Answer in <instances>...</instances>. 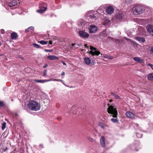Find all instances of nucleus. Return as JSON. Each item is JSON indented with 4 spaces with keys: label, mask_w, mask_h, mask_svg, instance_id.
Here are the masks:
<instances>
[{
    "label": "nucleus",
    "mask_w": 153,
    "mask_h": 153,
    "mask_svg": "<svg viewBox=\"0 0 153 153\" xmlns=\"http://www.w3.org/2000/svg\"><path fill=\"white\" fill-rule=\"evenodd\" d=\"M44 51L46 52H51L53 51L52 50H48L47 49H45Z\"/></svg>",
    "instance_id": "a19ab883"
},
{
    "label": "nucleus",
    "mask_w": 153,
    "mask_h": 153,
    "mask_svg": "<svg viewBox=\"0 0 153 153\" xmlns=\"http://www.w3.org/2000/svg\"><path fill=\"white\" fill-rule=\"evenodd\" d=\"M126 116L129 118L133 119L134 118L135 114L130 111H127L126 113Z\"/></svg>",
    "instance_id": "ddd939ff"
},
{
    "label": "nucleus",
    "mask_w": 153,
    "mask_h": 153,
    "mask_svg": "<svg viewBox=\"0 0 153 153\" xmlns=\"http://www.w3.org/2000/svg\"><path fill=\"white\" fill-rule=\"evenodd\" d=\"M88 29L89 30V32L90 33H95L97 30V27L94 25H90Z\"/></svg>",
    "instance_id": "0eeeda50"
},
{
    "label": "nucleus",
    "mask_w": 153,
    "mask_h": 153,
    "mask_svg": "<svg viewBox=\"0 0 153 153\" xmlns=\"http://www.w3.org/2000/svg\"><path fill=\"white\" fill-rule=\"evenodd\" d=\"M51 80H34L35 82L38 83H44L45 82L51 81Z\"/></svg>",
    "instance_id": "5701e85b"
},
{
    "label": "nucleus",
    "mask_w": 153,
    "mask_h": 153,
    "mask_svg": "<svg viewBox=\"0 0 153 153\" xmlns=\"http://www.w3.org/2000/svg\"><path fill=\"white\" fill-rule=\"evenodd\" d=\"M19 57L21 58L22 59H24V58L23 57H21L20 56H19Z\"/></svg>",
    "instance_id": "864d4df0"
},
{
    "label": "nucleus",
    "mask_w": 153,
    "mask_h": 153,
    "mask_svg": "<svg viewBox=\"0 0 153 153\" xmlns=\"http://www.w3.org/2000/svg\"><path fill=\"white\" fill-rule=\"evenodd\" d=\"M149 49L150 53L153 55V46L151 47Z\"/></svg>",
    "instance_id": "7c9ffc66"
},
{
    "label": "nucleus",
    "mask_w": 153,
    "mask_h": 153,
    "mask_svg": "<svg viewBox=\"0 0 153 153\" xmlns=\"http://www.w3.org/2000/svg\"><path fill=\"white\" fill-rule=\"evenodd\" d=\"M59 81L61 82L64 85H65V84L64 83V81H63V80H62V79H59Z\"/></svg>",
    "instance_id": "de8ad7c7"
},
{
    "label": "nucleus",
    "mask_w": 153,
    "mask_h": 153,
    "mask_svg": "<svg viewBox=\"0 0 153 153\" xmlns=\"http://www.w3.org/2000/svg\"><path fill=\"white\" fill-rule=\"evenodd\" d=\"M48 66L47 64H45L44 66H43V68H45Z\"/></svg>",
    "instance_id": "3c124183"
},
{
    "label": "nucleus",
    "mask_w": 153,
    "mask_h": 153,
    "mask_svg": "<svg viewBox=\"0 0 153 153\" xmlns=\"http://www.w3.org/2000/svg\"><path fill=\"white\" fill-rule=\"evenodd\" d=\"M4 105V103L2 101H0V106L2 107Z\"/></svg>",
    "instance_id": "37998d69"
},
{
    "label": "nucleus",
    "mask_w": 153,
    "mask_h": 153,
    "mask_svg": "<svg viewBox=\"0 0 153 153\" xmlns=\"http://www.w3.org/2000/svg\"><path fill=\"white\" fill-rule=\"evenodd\" d=\"M5 4L8 3V6L10 7L15 6L17 4L18 2L16 0H4Z\"/></svg>",
    "instance_id": "423d86ee"
},
{
    "label": "nucleus",
    "mask_w": 153,
    "mask_h": 153,
    "mask_svg": "<svg viewBox=\"0 0 153 153\" xmlns=\"http://www.w3.org/2000/svg\"><path fill=\"white\" fill-rule=\"evenodd\" d=\"M111 121L114 123H117L119 122L118 120L117 119H114L112 118L111 119Z\"/></svg>",
    "instance_id": "473e14b6"
},
{
    "label": "nucleus",
    "mask_w": 153,
    "mask_h": 153,
    "mask_svg": "<svg viewBox=\"0 0 153 153\" xmlns=\"http://www.w3.org/2000/svg\"><path fill=\"white\" fill-rule=\"evenodd\" d=\"M108 112L111 114V116L114 117H116L117 115V112L116 108L111 105L109 106L108 108Z\"/></svg>",
    "instance_id": "20e7f679"
},
{
    "label": "nucleus",
    "mask_w": 153,
    "mask_h": 153,
    "mask_svg": "<svg viewBox=\"0 0 153 153\" xmlns=\"http://www.w3.org/2000/svg\"><path fill=\"white\" fill-rule=\"evenodd\" d=\"M136 39L140 43H143L145 42V39L144 37H137Z\"/></svg>",
    "instance_id": "6ab92c4d"
},
{
    "label": "nucleus",
    "mask_w": 153,
    "mask_h": 153,
    "mask_svg": "<svg viewBox=\"0 0 153 153\" xmlns=\"http://www.w3.org/2000/svg\"><path fill=\"white\" fill-rule=\"evenodd\" d=\"M113 58V57L112 56H111V55L109 54L108 55V59L111 60Z\"/></svg>",
    "instance_id": "ea45409f"
},
{
    "label": "nucleus",
    "mask_w": 153,
    "mask_h": 153,
    "mask_svg": "<svg viewBox=\"0 0 153 153\" xmlns=\"http://www.w3.org/2000/svg\"><path fill=\"white\" fill-rule=\"evenodd\" d=\"M110 102H111V101H112V100H110Z\"/></svg>",
    "instance_id": "bf43d9fd"
},
{
    "label": "nucleus",
    "mask_w": 153,
    "mask_h": 153,
    "mask_svg": "<svg viewBox=\"0 0 153 153\" xmlns=\"http://www.w3.org/2000/svg\"><path fill=\"white\" fill-rule=\"evenodd\" d=\"M149 125L150 129H153V123H152L150 122L149 123Z\"/></svg>",
    "instance_id": "f704fd0d"
},
{
    "label": "nucleus",
    "mask_w": 153,
    "mask_h": 153,
    "mask_svg": "<svg viewBox=\"0 0 153 153\" xmlns=\"http://www.w3.org/2000/svg\"><path fill=\"white\" fill-rule=\"evenodd\" d=\"M139 126V124L137 123H135L134 124V126L136 128L137 127Z\"/></svg>",
    "instance_id": "49530a36"
},
{
    "label": "nucleus",
    "mask_w": 153,
    "mask_h": 153,
    "mask_svg": "<svg viewBox=\"0 0 153 153\" xmlns=\"http://www.w3.org/2000/svg\"><path fill=\"white\" fill-rule=\"evenodd\" d=\"M49 44H50L51 45L52 44V41L51 40H50L49 41Z\"/></svg>",
    "instance_id": "8fccbe9b"
},
{
    "label": "nucleus",
    "mask_w": 153,
    "mask_h": 153,
    "mask_svg": "<svg viewBox=\"0 0 153 153\" xmlns=\"http://www.w3.org/2000/svg\"><path fill=\"white\" fill-rule=\"evenodd\" d=\"M134 61L140 63H142L143 62V60L140 57H134L133 58Z\"/></svg>",
    "instance_id": "f3484780"
},
{
    "label": "nucleus",
    "mask_w": 153,
    "mask_h": 153,
    "mask_svg": "<svg viewBox=\"0 0 153 153\" xmlns=\"http://www.w3.org/2000/svg\"><path fill=\"white\" fill-rule=\"evenodd\" d=\"M34 27H33L30 26L25 30V32L26 33L28 32L29 31L30 29L33 30L34 29Z\"/></svg>",
    "instance_id": "c85d7f7f"
},
{
    "label": "nucleus",
    "mask_w": 153,
    "mask_h": 153,
    "mask_svg": "<svg viewBox=\"0 0 153 153\" xmlns=\"http://www.w3.org/2000/svg\"><path fill=\"white\" fill-rule=\"evenodd\" d=\"M105 9V7L103 6H100L97 11H96L95 13H97V15L100 17V14L102 15L104 14V10Z\"/></svg>",
    "instance_id": "1a4fd4ad"
},
{
    "label": "nucleus",
    "mask_w": 153,
    "mask_h": 153,
    "mask_svg": "<svg viewBox=\"0 0 153 153\" xmlns=\"http://www.w3.org/2000/svg\"><path fill=\"white\" fill-rule=\"evenodd\" d=\"M110 20L108 19H105L103 23V25H110Z\"/></svg>",
    "instance_id": "a211bd4d"
},
{
    "label": "nucleus",
    "mask_w": 153,
    "mask_h": 153,
    "mask_svg": "<svg viewBox=\"0 0 153 153\" xmlns=\"http://www.w3.org/2000/svg\"><path fill=\"white\" fill-rule=\"evenodd\" d=\"M74 108V107H72V108Z\"/></svg>",
    "instance_id": "e2e57ef3"
},
{
    "label": "nucleus",
    "mask_w": 153,
    "mask_h": 153,
    "mask_svg": "<svg viewBox=\"0 0 153 153\" xmlns=\"http://www.w3.org/2000/svg\"><path fill=\"white\" fill-rule=\"evenodd\" d=\"M59 79H49V80H51V81L53 80V81H59Z\"/></svg>",
    "instance_id": "a18cd8bd"
},
{
    "label": "nucleus",
    "mask_w": 153,
    "mask_h": 153,
    "mask_svg": "<svg viewBox=\"0 0 153 153\" xmlns=\"http://www.w3.org/2000/svg\"><path fill=\"white\" fill-rule=\"evenodd\" d=\"M62 62L63 64L64 65H66V64L63 61H62Z\"/></svg>",
    "instance_id": "09e8293b"
},
{
    "label": "nucleus",
    "mask_w": 153,
    "mask_h": 153,
    "mask_svg": "<svg viewBox=\"0 0 153 153\" xmlns=\"http://www.w3.org/2000/svg\"><path fill=\"white\" fill-rule=\"evenodd\" d=\"M100 143L101 146L104 147L105 146V138L104 136H102L100 139Z\"/></svg>",
    "instance_id": "4468645a"
},
{
    "label": "nucleus",
    "mask_w": 153,
    "mask_h": 153,
    "mask_svg": "<svg viewBox=\"0 0 153 153\" xmlns=\"http://www.w3.org/2000/svg\"><path fill=\"white\" fill-rule=\"evenodd\" d=\"M84 61L87 65H89L91 63L90 59L88 57L85 58L84 59Z\"/></svg>",
    "instance_id": "393cba45"
},
{
    "label": "nucleus",
    "mask_w": 153,
    "mask_h": 153,
    "mask_svg": "<svg viewBox=\"0 0 153 153\" xmlns=\"http://www.w3.org/2000/svg\"><path fill=\"white\" fill-rule=\"evenodd\" d=\"M137 129H140V128H137Z\"/></svg>",
    "instance_id": "052dcab7"
},
{
    "label": "nucleus",
    "mask_w": 153,
    "mask_h": 153,
    "mask_svg": "<svg viewBox=\"0 0 153 153\" xmlns=\"http://www.w3.org/2000/svg\"><path fill=\"white\" fill-rule=\"evenodd\" d=\"M72 48L74 49L78 48L79 47H80L82 46L81 44H72Z\"/></svg>",
    "instance_id": "dca6fc26"
},
{
    "label": "nucleus",
    "mask_w": 153,
    "mask_h": 153,
    "mask_svg": "<svg viewBox=\"0 0 153 153\" xmlns=\"http://www.w3.org/2000/svg\"><path fill=\"white\" fill-rule=\"evenodd\" d=\"M34 47L36 48H42L41 46L40 45H38L36 43H33V44Z\"/></svg>",
    "instance_id": "c756f323"
},
{
    "label": "nucleus",
    "mask_w": 153,
    "mask_h": 153,
    "mask_svg": "<svg viewBox=\"0 0 153 153\" xmlns=\"http://www.w3.org/2000/svg\"><path fill=\"white\" fill-rule=\"evenodd\" d=\"M39 42L42 45H44L47 44L48 43L47 41H44V40H42L39 41Z\"/></svg>",
    "instance_id": "cd10ccee"
},
{
    "label": "nucleus",
    "mask_w": 153,
    "mask_h": 153,
    "mask_svg": "<svg viewBox=\"0 0 153 153\" xmlns=\"http://www.w3.org/2000/svg\"><path fill=\"white\" fill-rule=\"evenodd\" d=\"M47 75V71H44L43 73V75L44 76H46Z\"/></svg>",
    "instance_id": "c03bdc74"
},
{
    "label": "nucleus",
    "mask_w": 153,
    "mask_h": 153,
    "mask_svg": "<svg viewBox=\"0 0 153 153\" xmlns=\"http://www.w3.org/2000/svg\"><path fill=\"white\" fill-rule=\"evenodd\" d=\"M1 1H2V0H1Z\"/></svg>",
    "instance_id": "680f3d73"
},
{
    "label": "nucleus",
    "mask_w": 153,
    "mask_h": 153,
    "mask_svg": "<svg viewBox=\"0 0 153 153\" xmlns=\"http://www.w3.org/2000/svg\"><path fill=\"white\" fill-rule=\"evenodd\" d=\"M95 11L91 10L85 14L86 18L90 21L92 20L93 22H95L97 20L99 16Z\"/></svg>",
    "instance_id": "f03ea898"
},
{
    "label": "nucleus",
    "mask_w": 153,
    "mask_h": 153,
    "mask_svg": "<svg viewBox=\"0 0 153 153\" xmlns=\"http://www.w3.org/2000/svg\"><path fill=\"white\" fill-rule=\"evenodd\" d=\"M90 49L91 50L88 52L89 53L91 54L92 56H94L95 55L98 56L99 54H100L102 55V54H101L99 51H98L97 49L92 46H90Z\"/></svg>",
    "instance_id": "39448f33"
},
{
    "label": "nucleus",
    "mask_w": 153,
    "mask_h": 153,
    "mask_svg": "<svg viewBox=\"0 0 153 153\" xmlns=\"http://www.w3.org/2000/svg\"><path fill=\"white\" fill-rule=\"evenodd\" d=\"M1 45V42H0V45Z\"/></svg>",
    "instance_id": "13d9d810"
},
{
    "label": "nucleus",
    "mask_w": 153,
    "mask_h": 153,
    "mask_svg": "<svg viewBox=\"0 0 153 153\" xmlns=\"http://www.w3.org/2000/svg\"><path fill=\"white\" fill-rule=\"evenodd\" d=\"M65 73L64 72H63L62 73L61 75L62 76H63L65 75Z\"/></svg>",
    "instance_id": "603ef678"
},
{
    "label": "nucleus",
    "mask_w": 153,
    "mask_h": 153,
    "mask_svg": "<svg viewBox=\"0 0 153 153\" xmlns=\"http://www.w3.org/2000/svg\"><path fill=\"white\" fill-rule=\"evenodd\" d=\"M111 94L114 97L115 99L117 100L120 99V97L119 96L116 95L115 93L113 92H111Z\"/></svg>",
    "instance_id": "bb28decb"
},
{
    "label": "nucleus",
    "mask_w": 153,
    "mask_h": 153,
    "mask_svg": "<svg viewBox=\"0 0 153 153\" xmlns=\"http://www.w3.org/2000/svg\"><path fill=\"white\" fill-rule=\"evenodd\" d=\"M146 28L148 32L152 35H153V25H148Z\"/></svg>",
    "instance_id": "f8f14e48"
},
{
    "label": "nucleus",
    "mask_w": 153,
    "mask_h": 153,
    "mask_svg": "<svg viewBox=\"0 0 153 153\" xmlns=\"http://www.w3.org/2000/svg\"><path fill=\"white\" fill-rule=\"evenodd\" d=\"M11 36L12 39H16L18 37V35L16 33L13 32L11 33Z\"/></svg>",
    "instance_id": "aec40b11"
},
{
    "label": "nucleus",
    "mask_w": 153,
    "mask_h": 153,
    "mask_svg": "<svg viewBox=\"0 0 153 153\" xmlns=\"http://www.w3.org/2000/svg\"><path fill=\"white\" fill-rule=\"evenodd\" d=\"M39 9H44L45 7H46V4L44 2H41L39 4Z\"/></svg>",
    "instance_id": "412c9836"
},
{
    "label": "nucleus",
    "mask_w": 153,
    "mask_h": 153,
    "mask_svg": "<svg viewBox=\"0 0 153 153\" xmlns=\"http://www.w3.org/2000/svg\"><path fill=\"white\" fill-rule=\"evenodd\" d=\"M79 35L81 37L85 39L88 38L89 36V34L88 33L82 31L79 32Z\"/></svg>",
    "instance_id": "9d476101"
},
{
    "label": "nucleus",
    "mask_w": 153,
    "mask_h": 153,
    "mask_svg": "<svg viewBox=\"0 0 153 153\" xmlns=\"http://www.w3.org/2000/svg\"><path fill=\"white\" fill-rule=\"evenodd\" d=\"M99 126L101 128H102L103 129H104L105 128V125L102 123L100 124H99Z\"/></svg>",
    "instance_id": "4c0bfd02"
},
{
    "label": "nucleus",
    "mask_w": 153,
    "mask_h": 153,
    "mask_svg": "<svg viewBox=\"0 0 153 153\" xmlns=\"http://www.w3.org/2000/svg\"><path fill=\"white\" fill-rule=\"evenodd\" d=\"M1 56V55L0 54V56Z\"/></svg>",
    "instance_id": "0e129e2a"
},
{
    "label": "nucleus",
    "mask_w": 153,
    "mask_h": 153,
    "mask_svg": "<svg viewBox=\"0 0 153 153\" xmlns=\"http://www.w3.org/2000/svg\"><path fill=\"white\" fill-rule=\"evenodd\" d=\"M147 79L149 80H153V73L149 74L147 76Z\"/></svg>",
    "instance_id": "b1692460"
},
{
    "label": "nucleus",
    "mask_w": 153,
    "mask_h": 153,
    "mask_svg": "<svg viewBox=\"0 0 153 153\" xmlns=\"http://www.w3.org/2000/svg\"><path fill=\"white\" fill-rule=\"evenodd\" d=\"M114 9L113 7L111 6L108 7L106 9V12L108 14H111L114 12Z\"/></svg>",
    "instance_id": "9b49d317"
},
{
    "label": "nucleus",
    "mask_w": 153,
    "mask_h": 153,
    "mask_svg": "<svg viewBox=\"0 0 153 153\" xmlns=\"http://www.w3.org/2000/svg\"><path fill=\"white\" fill-rule=\"evenodd\" d=\"M87 138L91 142H93L94 141V139L93 138L90 137H87Z\"/></svg>",
    "instance_id": "e433bc0d"
},
{
    "label": "nucleus",
    "mask_w": 153,
    "mask_h": 153,
    "mask_svg": "<svg viewBox=\"0 0 153 153\" xmlns=\"http://www.w3.org/2000/svg\"><path fill=\"white\" fill-rule=\"evenodd\" d=\"M1 143H0V147L1 146Z\"/></svg>",
    "instance_id": "4d7b16f0"
},
{
    "label": "nucleus",
    "mask_w": 153,
    "mask_h": 153,
    "mask_svg": "<svg viewBox=\"0 0 153 153\" xmlns=\"http://www.w3.org/2000/svg\"><path fill=\"white\" fill-rule=\"evenodd\" d=\"M148 65L150 66L152 69L153 70V65L149 63L148 64Z\"/></svg>",
    "instance_id": "79ce46f5"
},
{
    "label": "nucleus",
    "mask_w": 153,
    "mask_h": 153,
    "mask_svg": "<svg viewBox=\"0 0 153 153\" xmlns=\"http://www.w3.org/2000/svg\"><path fill=\"white\" fill-rule=\"evenodd\" d=\"M136 136L138 138H140L142 137V134H140V133H136Z\"/></svg>",
    "instance_id": "72a5a7b5"
},
{
    "label": "nucleus",
    "mask_w": 153,
    "mask_h": 153,
    "mask_svg": "<svg viewBox=\"0 0 153 153\" xmlns=\"http://www.w3.org/2000/svg\"><path fill=\"white\" fill-rule=\"evenodd\" d=\"M132 11L135 15H140L143 13L144 10L141 6L137 5L134 7L132 10Z\"/></svg>",
    "instance_id": "7ed1b4c3"
},
{
    "label": "nucleus",
    "mask_w": 153,
    "mask_h": 153,
    "mask_svg": "<svg viewBox=\"0 0 153 153\" xmlns=\"http://www.w3.org/2000/svg\"><path fill=\"white\" fill-rule=\"evenodd\" d=\"M131 2L130 0H123V3L127 4L130 3Z\"/></svg>",
    "instance_id": "c9c22d12"
},
{
    "label": "nucleus",
    "mask_w": 153,
    "mask_h": 153,
    "mask_svg": "<svg viewBox=\"0 0 153 153\" xmlns=\"http://www.w3.org/2000/svg\"><path fill=\"white\" fill-rule=\"evenodd\" d=\"M108 55L104 54L103 57V58L105 59H108Z\"/></svg>",
    "instance_id": "58836bf2"
},
{
    "label": "nucleus",
    "mask_w": 153,
    "mask_h": 153,
    "mask_svg": "<svg viewBox=\"0 0 153 153\" xmlns=\"http://www.w3.org/2000/svg\"><path fill=\"white\" fill-rule=\"evenodd\" d=\"M47 58L52 60H58L59 59L58 57L54 55H49L47 56Z\"/></svg>",
    "instance_id": "2eb2a0df"
},
{
    "label": "nucleus",
    "mask_w": 153,
    "mask_h": 153,
    "mask_svg": "<svg viewBox=\"0 0 153 153\" xmlns=\"http://www.w3.org/2000/svg\"><path fill=\"white\" fill-rule=\"evenodd\" d=\"M27 106L30 110L32 111H38L40 108V103L37 101L34 100H31L29 101Z\"/></svg>",
    "instance_id": "f257e3e1"
},
{
    "label": "nucleus",
    "mask_w": 153,
    "mask_h": 153,
    "mask_svg": "<svg viewBox=\"0 0 153 153\" xmlns=\"http://www.w3.org/2000/svg\"><path fill=\"white\" fill-rule=\"evenodd\" d=\"M115 17L118 20H121L123 19L125 17L124 12L123 11L119 12L115 14Z\"/></svg>",
    "instance_id": "6e6552de"
},
{
    "label": "nucleus",
    "mask_w": 153,
    "mask_h": 153,
    "mask_svg": "<svg viewBox=\"0 0 153 153\" xmlns=\"http://www.w3.org/2000/svg\"><path fill=\"white\" fill-rule=\"evenodd\" d=\"M6 123L5 122H4L2 125L1 128L2 130H4L6 126Z\"/></svg>",
    "instance_id": "2f4dec72"
},
{
    "label": "nucleus",
    "mask_w": 153,
    "mask_h": 153,
    "mask_svg": "<svg viewBox=\"0 0 153 153\" xmlns=\"http://www.w3.org/2000/svg\"><path fill=\"white\" fill-rule=\"evenodd\" d=\"M85 48L87 47V44H85L84 45Z\"/></svg>",
    "instance_id": "5fc2aeb1"
},
{
    "label": "nucleus",
    "mask_w": 153,
    "mask_h": 153,
    "mask_svg": "<svg viewBox=\"0 0 153 153\" xmlns=\"http://www.w3.org/2000/svg\"><path fill=\"white\" fill-rule=\"evenodd\" d=\"M85 21L82 19H81L79 21L78 24V25L81 26L84 24Z\"/></svg>",
    "instance_id": "a878e982"
},
{
    "label": "nucleus",
    "mask_w": 153,
    "mask_h": 153,
    "mask_svg": "<svg viewBox=\"0 0 153 153\" xmlns=\"http://www.w3.org/2000/svg\"><path fill=\"white\" fill-rule=\"evenodd\" d=\"M47 8V7H45L44 9H39V10H37V12L40 13H42L45 12Z\"/></svg>",
    "instance_id": "4be33fe9"
},
{
    "label": "nucleus",
    "mask_w": 153,
    "mask_h": 153,
    "mask_svg": "<svg viewBox=\"0 0 153 153\" xmlns=\"http://www.w3.org/2000/svg\"><path fill=\"white\" fill-rule=\"evenodd\" d=\"M39 146H42V147H43V145H40Z\"/></svg>",
    "instance_id": "6e6d98bb"
}]
</instances>
